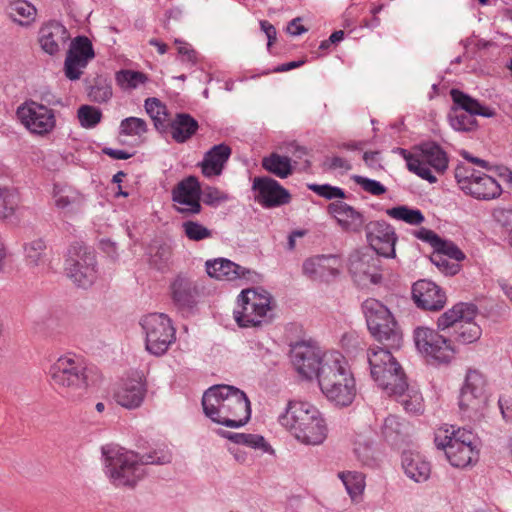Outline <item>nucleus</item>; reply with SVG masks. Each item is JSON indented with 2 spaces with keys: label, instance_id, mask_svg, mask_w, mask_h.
Instances as JSON below:
<instances>
[{
  "label": "nucleus",
  "instance_id": "63",
  "mask_svg": "<svg viewBox=\"0 0 512 512\" xmlns=\"http://www.w3.org/2000/svg\"><path fill=\"white\" fill-rule=\"evenodd\" d=\"M365 164L371 169H377L381 167L380 156L378 152H365L363 155Z\"/></svg>",
  "mask_w": 512,
  "mask_h": 512
},
{
  "label": "nucleus",
  "instance_id": "33",
  "mask_svg": "<svg viewBox=\"0 0 512 512\" xmlns=\"http://www.w3.org/2000/svg\"><path fill=\"white\" fill-rule=\"evenodd\" d=\"M231 148L224 144L214 145L203 157L200 163L201 171L207 178L220 176L231 156Z\"/></svg>",
  "mask_w": 512,
  "mask_h": 512
},
{
  "label": "nucleus",
  "instance_id": "50",
  "mask_svg": "<svg viewBox=\"0 0 512 512\" xmlns=\"http://www.w3.org/2000/svg\"><path fill=\"white\" fill-rule=\"evenodd\" d=\"M174 44L177 46L178 55L183 63L194 66L200 61L199 53L188 42L175 39Z\"/></svg>",
  "mask_w": 512,
  "mask_h": 512
},
{
  "label": "nucleus",
  "instance_id": "52",
  "mask_svg": "<svg viewBox=\"0 0 512 512\" xmlns=\"http://www.w3.org/2000/svg\"><path fill=\"white\" fill-rule=\"evenodd\" d=\"M308 189L327 200L345 198V191L329 184H309Z\"/></svg>",
  "mask_w": 512,
  "mask_h": 512
},
{
  "label": "nucleus",
  "instance_id": "6",
  "mask_svg": "<svg viewBox=\"0 0 512 512\" xmlns=\"http://www.w3.org/2000/svg\"><path fill=\"white\" fill-rule=\"evenodd\" d=\"M434 442L454 467L465 468L478 461L477 440L468 430L454 426L440 427L435 432Z\"/></svg>",
  "mask_w": 512,
  "mask_h": 512
},
{
  "label": "nucleus",
  "instance_id": "47",
  "mask_svg": "<svg viewBox=\"0 0 512 512\" xmlns=\"http://www.w3.org/2000/svg\"><path fill=\"white\" fill-rule=\"evenodd\" d=\"M184 235L194 242L210 239L213 236V231L198 221L187 220L181 225Z\"/></svg>",
  "mask_w": 512,
  "mask_h": 512
},
{
  "label": "nucleus",
  "instance_id": "1",
  "mask_svg": "<svg viewBox=\"0 0 512 512\" xmlns=\"http://www.w3.org/2000/svg\"><path fill=\"white\" fill-rule=\"evenodd\" d=\"M104 471L117 487H134L145 475V465H165L172 461L167 446L140 454L117 445L102 447Z\"/></svg>",
  "mask_w": 512,
  "mask_h": 512
},
{
  "label": "nucleus",
  "instance_id": "18",
  "mask_svg": "<svg viewBox=\"0 0 512 512\" xmlns=\"http://www.w3.org/2000/svg\"><path fill=\"white\" fill-rule=\"evenodd\" d=\"M330 351L323 352L312 342L296 343L291 348V361L297 372L304 378L319 379L324 358Z\"/></svg>",
  "mask_w": 512,
  "mask_h": 512
},
{
  "label": "nucleus",
  "instance_id": "48",
  "mask_svg": "<svg viewBox=\"0 0 512 512\" xmlns=\"http://www.w3.org/2000/svg\"><path fill=\"white\" fill-rule=\"evenodd\" d=\"M77 118L81 127L92 129L100 123L102 112L98 107L81 105L77 110Z\"/></svg>",
  "mask_w": 512,
  "mask_h": 512
},
{
  "label": "nucleus",
  "instance_id": "55",
  "mask_svg": "<svg viewBox=\"0 0 512 512\" xmlns=\"http://www.w3.org/2000/svg\"><path fill=\"white\" fill-rule=\"evenodd\" d=\"M203 202L210 206H218L229 199V196L215 187H206L202 191Z\"/></svg>",
  "mask_w": 512,
  "mask_h": 512
},
{
  "label": "nucleus",
  "instance_id": "51",
  "mask_svg": "<svg viewBox=\"0 0 512 512\" xmlns=\"http://www.w3.org/2000/svg\"><path fill=\"white\" fill-rule=\"evenodd\" d=\"M351 179L359 185L365 192L373 195L380 196L386 193V187L379 181L370 179L360 175H353Z\"/></svg>",
  "mask_w": 512,
  "mask_h": 512
},
{
  "label": "nucleus",
  "instance_id": "41",
  "mask_svg": "<svg viewBox=\"0 0 512 512\" xmlns=\"http://www.w3.org/2000/svg\"><path fill=\"white\" fill-rule=\"evenodd\" d=\"M338 477L343 482L352 501H358L362 496L366 485L364 474L356 471H346L340 472Z\"/></svg>",
  "mask_w": 512,
  "mask_h": 512
},
{
  "label": "nucleus",
  "instance_id": "3",
  "mask_svg": "<svg viewBox=\"0 0 512 512\" xmlns=\"http://www.w3.org/2000/svg\"><path fill=\"white\" fill-rule=\"evenodd\" d=\"M318 385L326 399L339 407L350 406L357 395L354 374L338 351L332 350L324 358Z\"/></svg>",
  "mask_w": 512,
  "mask_h": 512
},
{
  "label": "nucleus",
  "instance_id": "44",
  "mask_svg": "<svg viewBox=\"0 0 512 512\" xmlns=\"http://www.w3.org/2000/svg\"><path fill=\"white\" fill-rule=\"evenodd\" d=\"M118 86L123 90H134L148 81L146 74L134 70H120L115 76Z\"/></svg>",
  "mask_w": 512,
  "mask_h": 512
},
{
  "label": "nucleus",
  "instance_id": "23",
  "mask_svg": "<svg viewBox=\"0 0 512 512\" xmlns=\"http://www.w3.org/2000/svg\"><path fill=\"white\" fill-rule=\"evenodd\" d=\"M255 201L264 208H274L288 204L291 195L278 181L273 178L255 177L252 184Z\"/></svg>",
  "mask_w": 512,
  "mask_h": 512
},
{
  "label": "nucleus",
  "instance_id": "8",
  "mask_svg": "<svg viewBox=\"0 0 512 512\" xmlns=\"http://www.w3.org/2000/svg\"><path fill=\"white\" fill-rule=\"evenodd\" d=\"M406 161L410 172L429 183L437 182L436 173H444L448 167V157L445 151L435 143L422 144L418 149L410 152L404 148L395 150Z\"/></svg>",
  "mask_w": 512,
  "mask_h": 512
},
{
  "label": "nucleus",
  "instance_id": "15",
  "mask_svg": "<svg viewBox=\"0 0 512 512\" xmlns=\"http://www.w3.org/2000/svg\"><path fill=\"white\" fill-rule=\"evenodd\" d=\"M370 374L377 385L384 391L391 389L405 377L402 367L392 353L382 347H371L367 351Z\"/></svg>",
  "mask_w": 512,
  "mask_h": 512
},
{
  "label": "nucleus",
  "instance_id": "54",
  "mask_svg": "<svg viewBox=\"0 0 512 512\" xmlns=\"http://www.w3.org/2000/svg\"><path fill=\"white\" fill-rule=\"evenodd\" d=\"M448 257H445L442 253L434 252L431 256V261L435 264L442 272L449 275H454L459 270V265L451 261Z\"/></svg>",
  "mask_w": 512,
  "mask_h": 512
},
{
  "label": "nucleus",
  "instance_id": "60",
  "mask_svg": "<svg viewBox=\"0 0 512 512\" xmlns=\"http://www.w3.org/2000/svg\"><path fill=\"white\" fill-rule=\"evenodd\" d=\"M327 165L329 169L334 171L346 172L352 169L351 163L339 156H333L327 159Z\"/></svg>",
  "mask_w": 512,
  "mask_h": 512
},
{
  "label": "nucleus",
  "instance_id": "30",
  "mask_svg": "<svg viewBox=\"0 0 512 512\" xmlns=\"http://www.w3.org/2000/svg\"><path fill=\"white\" fill-rule=\"evenodd\" d=\"M52 202L55 208L61 212H73L79 210L84 202L82 193L73 186L56 182L51 191Z\"/></svg>",
  "mask_w": 512,
  "mask_h": 512
},
{
  "label": "nucleus",
  "instance_id": "14",
  "mask_svg": "<svg viewBox=\"0 0 512 512\" xmlns=\"http://www.w3.org/2000/svg\"><path fill=\"white\" fill-rule=\"evenodd\" d=\"M16 118L30 134L38 137L50 135L57 126L56 111L34 100L20 104Z\"/></svg>",
  "mask_w": 512,
  "mask_h": 512
},
{
  "label": "nucleus",
  "instance_id": "64",
  "mask_svg": "<svg viewBox=\"0 0 512 512\" xmlns=\"http://www.w3.org/2000/svg\"><path fill=\"white\" fill-rule=\"evenodd\" d=\"M261 30L265 33L268 38V47L276 40V29L274 26L266 20L260 22Z\"/></svg>",
  "mask_w": 512,
  "mask_h": 512
},
{
  "label": "nucleus",
  "instance_id": "10",
  "mask_svg": "<svg viewBox=\"0 0 512 512\" xmlns=\"http://www.w3.org/2000/svg\"><path fill=\"white\" fill-rule=\"evenodd\" d=\"M65 273L78 287L84 289L91 287L99 277L93 249L80 242L72 243L67 251Z\"/></svg>",
  "mask_w": 512,
  "mask_h": 512
},
{
  "label": "nucleus",
  "instance_id": "45",
  "mask_svg": "<svg viewBox=\"0 0 512 512\" xmlns=\"http://www.w3.org/2000/svg\"><path fill=\"white\" fill-rule=\"evenodd\" d=\"M18 194L9 187L0 186V220L12 217L18 206Z\"/></svg>",
  "mask_w": 512,
  "mask_h": 512
},
{
  "label": "nucleus",
  "instance_id": "39",
  "mask_svg": "<svg viewBox=\"0 0 512 512\" xmlns=\"http://www.w3.org/2000/svg\"><path fill=\"white\" fill-rule=\"evenodd\" d=\"M7 12L13 21L21 25H28L34 21L37 10L26 0H14L8 5Z\"/></svg>",
  "mask_w": 512,
  "mask_h": 512
},
{
  "label": "nucleus",
  "instance_id": "13",
  "mask_svg": "<svg viewBox=\"0 0 512 512\" xmlns=\"http://www.w3.org/2000/svg\"><path fill=\"white\" fill-rule=\"evenodd\" d=\"M140 325L145 335L146 350L152 355H164L176 339L175 328L166 314H147L141 318Z\"/></svg>",
  "mask_w": 512,
  "mask_h": 512
},
{
  "label": "nucleus",
  "instance_id": "31",
  "mask_svg": "<svg viewBox=\"0 0 512 512\" xmlns=\"http://www.w3.org/2000/svg\"><path fill=\"white\" fill-rule=\"evenodd\" d=\"M207 274L217 280L234 281L248 279L251 271L226 258L208 260L205 264Z\"/></svg>",
  "mask_w": 512,
  "mask_h": 512
},
{
  "label": "nucleus",
  "instance_id": "7",
  "mask_svg": "<svg viewBox=\"0 0 512 512\" xmlns=\"http://www.w3.org/2000/svg\"><path fill=\"white\" fill-rule=\"evenodd\" d=\"M273 307L269 292L262 288L246 289L237 298L233 318L239 327H259L271 321Z\"/></svg>",
  "mask_w": 512,
  "mask_h": 512
},
{
  "label": "nucleus",
  "instance_id": "40",
  "mask_svg": "<svg viewBox=\"0 0 512 512\" xmlns=\"http://www.w3.org/2000/svg\"><path fill=\"white\" fill-rule=\"evenodd\" d=\"M229 440L236 444L244 445L253 449L273 455L275 453L272 446L265 440L262 435L251 433H230Z\"/></svg>",
  "mask_w": 512,
  "mask_h": 512
},
{
  "label": "nucleus",
  "instance_id": "42",
  "mask_svg": "<svg viewBox=\"0 0 512 512\" xmlns=\"http://www.w3.org/2000/svg\"><path fill=\"white\" fill-rule=\"evenodd\" d=\"M386 214L392 219L403 221L413 226L421 225L425 221V217L419 209L406 205L389 208L386 210Z\"/></svg>",
  "mask_w": 512,
  "mask_h": 512
},
{
  "label": "nucleus",
  "instance_id": "12",
  "mask_svg": "<svg viewBox=\"0 0 512 512\" xmlns=\"http://www.w3.org/2000/svg\"><path fill=\"white\" fill-rule=\"evenodd\" d=\"M370 333L380 342L387 341L391 346H399L401 333L390 310L380 301L369 298L362 304Z\"/></svg>",
  "mask_w": 512,
  "mask_h": 512
},
{
  "label": "nucleus",
  "instance_id": "17",
  "mask_svg": "<svg viewBox=\"0 0 512 512\" xmlns=\"http://www.w3.org/2000/svg\"><path fill=\"white\" fill-rule=\"evenodd\" d=\"M455 177L460 189L479 200H491L502 193L500 184L491 176L476 170H457Z\"/></svg>",
  "mask_w": 512,
  "mask_h": 512
},
{
  "label": "nucleus",
  "instance_id": "5",
  "mask_svg": "<svg viewBox=\"0 0 512 512\" xmlns=\"http://www.w3.org/2000/svg\"><path fill=\"white\" fill-rule=\"evenodd\" d=\"M51 386L69 402H79L87 393L89 379L82 360L72 353L58 356L49 366Z\"/></svg>",
  "mask_w": 512,
  "mask_h": 512
},
{
  "label": "nucleus",
  "instance_id": "36",
  "mask_svg": "<svg viewBox=\"0 0 512 512\" xmlns=\"http://www.w3.org/2000/svg\"><path fill=\"white\" fill-rule=\"evenodd\" d=\"M409 427L407 423L395 415H389L381 426V435L391 445H398L405 441Z\"/></svg>",
  "mask_w": 512,
  "mask_h": 512
},
{
  "label": "nucleus",
  "instance_id": "38",
  "mask_svg": "<svg viewBox=\"0 0 512 512\" xmlns=\"http://www.w3.org/2000/svg\"><path fill=\"white\" fill-rule=\"evenodd\" d=\"M295 164L288 156L278 153H271L262 159L263 168L280 179L289 177Z\"/></svg>",
  "mask_w": 512,
  "mask_h": 512
},
{
  "label": "nucleus",
  "instance_id": "26",
  "mask_svg": "<svg viewBox=\"0 0 512 512\" xmlns=\"http://www.w3.org/2000/svg\"><path fill=\"white\" fill-rule=\"evenodd\" d=\"M200 185L196 178L188 177L173 190L172 198L180 212L197 214L201 210Z\"/></svg>",
  "mask_w": 512,
  "mask_h": 512
},
{
  "label": "nucleus",
  "instance_id": "29",
  "mask_svg": "<svg viewBox=\"0 0 512 512\" xmlns=\"http://www.w3.org/2000/svg\"><path fill=\"white\" fill-rule=\"evenodd\" d=\"M69 38L66 27L57 21L46 23L39 31L40 46L49 55L60 52Z\"/></svg>",
  "mask_w": 512,
  "mask_h": 512
},
{
  "label": "nucleus",
  "instance_id": "59",
  "mask_svg": "<svg viewBox=\"0 0 512 512\" xmlns=\"http://www.w3.org/2000/svg\"><path fill=\"white\" fill-rule=\"evenodd\" d=\"M414 236L426 243H429L433 248H435L440 239V237L434 231L424 227L415 231Z\"/></svg>",
  "mask_w": 512,
  "mask_h": 512
},
{
  "label": "nucleus",
  "instance_id": "62",
  "mask_svg": "<svg viewBox=\"0 0 512 512\" xmlns=\"http://www.w3.org/2000/svg\"><path fill=\"white\" fill-rule=\"evenodd\" d=\"M498 404L503 418L506 421L512 420V404L510 400L504 397H500Z\"/></svg>",
  "mask_w": 512,
  "mask_h": 512
},
{
  "label": "nucleus",
  "instance_id": "27",
  "mask_svg": "<svg viewBox=\"0 0 512 512\" xmlns=\"http://www.w3.org/2000/svg\"><path fill=\"white\" fill-rule=\"evenodd\" d=\"M412 297L418 307L426 310H440L446 303L445 293L434 282L425 279L414 283Z\"/></svg>",
  "mask_w": 512,
  "mask_h": 512
},
{
  "label": "nucleus",
  "instance_id": "34",
  "mask_svg": "<svg viewBox=\"0 0 512 512\" xmlns=\"http://www.w3.org/2000/svg\"><path fill=\"white\" fill-rule=\"evenodd\" d=\"M171 297L179 308H191L196 303L198 287L190 278L178 275L170 285Z\"/></svg>",
  "mask_w": 512,
  "mask_h": 512
},
{
  "label": "nucleus",
  "instance_id": "32",
  "mask_svg": "<svg viewBox=\"0 0 512 512\" xmlns=\"http://www.w3.org/2000/svg\"><path fill=\"white\" fill-rule=\"evenodd\" d=\"M389 396H394L407 412L420 413L423 410V397L416 386H410L406 377L385 391Z\"/></svg>",
  "mask_w": 512,
  "mask_h": 512
},
{
  "label": "nucleus",
  "instance_id": "46",
  "mask_svg": "<svg viewBox=\"0 0 512 512\" xmlns=\"http://www.w3.org/2000/svg\"><path fill=\"white\" fill-rule=\"evenodd\" d=\"M148 131L147 123L138 117H127L120 122L119 135L141 138Z\"/></svg>",
  "mask_w": 512,
  "mask_h": 512
},
{
  "label": "nucleus",
  "instance_id": "9",
  "mask_svg": "<svg viewBox=\"0 0 512 512\" xmlns=\"http://www.w3.org/2000/svg\"><path fill=\"white\" fill-rule=\"evenodd\" d=\"M478 308L473 303L459 302L444 312L437 320L441 330L455 326V340L462 344L478 341L482 335L480 325L475 322Z\"/></svg>",
  "mask_w": 512,
  "mask_h": 512
},
{
  "label": "nucleus",
  "instance_id": "4",
  "mask_svg": "<svg viewBox=\"0 0 512 512\" xmlns=\"http://www.w3.org/2000/svg\"><path fill=\"white\" fill-rule=\"evenodd\" d=\"M278 422L295 440L304 445H319L327 437V426L320 411L311 403L289 401Z\"/></svg>",
  "mask_w": 512,
  "mask_h": 512
},
{
  "label": "nucleus",
  "instance_id": "37",
  "mask_svg": "<svg viewBox=\"0 0 512 512\" xmlns=\"http://www.w3.org/2000/svg\"><path fill=\"white\" fill-rule=\"evenodd\" d=\"M198 127V122L192 116L179 113L171 123V136L177 143H184L196 133Z\"/></svg>",
  "mask_w": 512,
  "mask_h": 512
},
{
  "label": "nucleus",
  "instance_id": "61",
  "mask_svg": "<svg viewBox=\"0 0 512 512\" xmlns=\"http://www.w3.org/2000/svg\"><path fill=\"white\" fill-rule=\"evenodd\" d=\"M102 152L116 160H126L133 156V153L128 152L127 150L123 149H113V148H103Z\"/></svg>",
  "mask_w": 512,
  "mask_h": 512
},
{
  "label": "nucleus",
  "instance_id": "25",
  "mask_svg": "<svg viewBox=\"0 0 512 512\" xmlns=\"http://www.w3.org/2000/svg\"><path fill=\"white\" fill-rule=\"evenodd\" d=\"M378 263L379 259L372 254L355 251L349 257V271L358 285L377 284L381 281Z\"/></svg>",
  "mask_w": 512,
  "mask_h": 512
},
{
  "label": "nucleus",
  "instance_id": "58",
  "mask_svg": "<svg viewBox=\"0 0 512 512\" xmlns=\"http://www.w3.org/2000/svg\"><path fill=\"white\" fill-rule=\"evenodd\" d=\"M170 258L169 249L166 247H158L155 254H152L150 257V263L157 269H163Z\"/></svg>",
  "mask_w": 512,
  "mask_h": 512
},
{
  "label": "nucleus",
  "instance_id": "28",
  "mask_svg": "<svg viewBox=\"0 0 512 512\" xmlns=\"http://www.w3.org/2000/svg\"><path fill=\"white\" fill-rule=\"evenodd\" d=\"M328 212L344 231L360 232L364 226V215L343 201L330 203L328 205Z\"/></svg>",
  "mask_w": 512,
  "mask_h": 512
},
{
  "label": "nucleus",
  "instance_id": "49",
  "mask_svg": "<svg viewBox=\"0 0 512 512\" xmlns=\"http://www.w3.org/2000/svg\"><path fill=\"white\" fill-rule=\"evenodd\" d=\"M147 114L154 121L157 129L164 127L166 121V107L157 98H148L144 104Z\"/></svg>",
  "mask_w": 512,
  "mask_h": 512
},
{
  "label": "nucleus",
  "instance_id": "19",
  "mask_svg": "<svg viewBox=\"0 0 512 512\" xmlns=\"http://www.w3.org/2000/svg\"><path fill=\"white\" fill-rule=\"evenodd\" d=\"M486 379L478 370H468L461 389L459 405L469 416L479 415L487 404Z\"/></svg>",
  "mask_w": 512,
  "mask_h": 512
},
{
  "label": "nucleus",
  "instance_id": "24",
  "mask_svg": "<svg viewBox=\"0 0 512 512\" xmlns=\"http://www.w3.org/2000/svg\"><path fill=\"white\" fill-rule=\"evenodd\" d=\"M366 236L371 248L384 257L395 256L397 236L394 228L385 221H372L366 225Z\"/></svg>",
  "mask_w": 512,
  "mask_h": 512
},
{
  "label": "nucleus",
  "instance_id": "21",
  "mask_svg": "<svg viewBox=\"0 0 512 512\" xmlns=\"http://www.w3.org/2000/svg\"><path fill=\"white\" fill-rule=\"evenodd\" d=\"M147 392L148 387L145 379L137 373L119 382L114 389L113 399L121 407L134 410L142 406Z\"/></svg>",
  "mask_w": 512,
  "mask_h": 512
},
{
  "label": "nucleus",
  "instance_id": "57",
  "mask_svg": "<svg viewBox=\"0 0 512 512\" xmlns=\"http://www.w3.org/2000/svg\"><path fill=\"white\" fill-rule=\"evenodd\" d=\"M112 94V89L109 85H97L91 88L89 96L95 102L104 103L111 99Z\"/></svg>",
  "mask_w": 512,
  "mask_h": 512
},
{
  "label": "nucleus",
  "instance_id": "20",
  "mask_svg": "<svg viewBox=\"0 0 512 512\" xmlns=\"http://www.w3.org/2000/svg\"><path fill=\"white\" fill-rule=\"evenodd\" d=\"M342 266V259L336 254L314 255L303 261L302 272L312 281L329 283L339 276Z\"/></svg>",
  "mask_w": 512,
  "mask_h": 512
},
{
  "label": "nucleus",
  "instance_id": "11",
  "mask_svg": "<svg viewBox=\"0 0 512 512\" xmlns=\"http://www.w3.org/2000/svg\"><path fill=\"white\" fill-rule=\"evenodd\" d=\"M450 95L455 107L451 108L448 120L455 131L468 132L475 129L477 122L474 116L476 115L486 118L496 115L494 109L481 104L477 99L458 89H452Z\"/></svg>",
  "mask_w": 512,
  "mask_h": 512
},
{
  "label": "nucleus",
  "instance_id": "35",
  "mask_svg": "<svg viewBox=\"0 0 512 512\" xmlns=\"http://www.w3.org/2000/svg\"><path fill=\"white\" fill-rule=\"evenodd\" d=\"M402 467L405 475L417 483L427 481L431 474L430 463L419 453L404 452Z\"/></svg>",
  "mask_w": 512,
  "mask_h": 512
},
{
  "label": "nucleus",
  "instance_id": "16",
  "mask_svg": "<svg viewBox=\"0 0 512 512\" xmlns=\"http://www.w3.org/2000/svg\"><path fill=\"white\" fill-rule=\"evenodd\" d=\"M414 342L417 350L428 361L449 363L456 353L448 338L428 327H417L414 330Z\"/></svg>",
  "mask_w": 512,
  "mask_h": 512
},
{
  "label": "nucleus",
  "instance_id": "56",
  "mask_svg": "<svg viewBox=\"0 0 512 512\" xmlns=\"http://www.w3.org/2000/svg\"><path fill=\"white\" fill-rule=\"evenodd\" d=\"M354 453L364 465H371L374 460V448L368 441H357Z\"/></svg>",
  "mask_w": 512,
  "mask_h": 512
},
{
  "label": "nucleus",
  "instance_id": "53",
  "mask_svg": "<svg viewBox=\"0 0 512 512\" xmlns=\"http://www.w3.org/2000/svg\"><path fill=\"white\" fill-rule=\"evenodd\" d=\"M434 252L442 253L445 257L452 259L456 262L462 261L465 258L464 253L455 245L453 242L439 239L438 243L434 248Z\"/></svg>",
  "mask_w": 512,
  "mask_h": 512
},
{
  "label": "nucleus",
  "instance_id": "22",
  "mask_svg": "<svg viewBox=\"0 0 512 512\" xmlns=\"http://www.w3.org/2000/svg\"><path fill=\"white\" fill-rule=\"evenodd\" d=\"M95 57L91 41L85 36L74 38L71 43L64 63L65 76L69 80H78L83 69L89 61Z\"/></svg>",
  "mask_w": 512,
  "mask_h": 512
},
{
  "label": "nucleus",
  "instance_id": "2",
  "mask_svg": "<svg viewBox=\"0 0 512 512\" xmlns=\"http://www.w3.org/2000/svg\"><path fill=\"white\" fill-rule=\"evenodd\" d=\"M203 412L212 422L229 428L244 426L251 417L250 401L239 388L219 384L209 387L202 396Z\"/></svg>",
  "mask_w": 512,
  "mask_h": 512
},
{
  "label": "nucleus",
  "instance_id": "43",
  "mask_svg": "<svg viewBox=\"0 0 512 512\" xmlns=\"http://www.w3.org/2000/svg\"><path fill=\"white\" fill-rule=\"evenodd\" d=\"M46 242L42 238H36L27 242L24 246L25 258L31 266H42L47 263Z\"/></svg>",
  "mask_w": 512,
  "mask_h": 512
}]
</instances>
